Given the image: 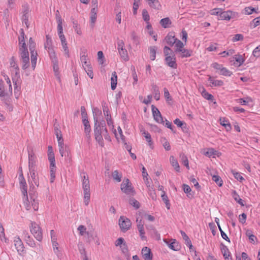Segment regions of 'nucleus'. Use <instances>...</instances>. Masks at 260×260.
I'll use <instances>...</instances> for the list:
<instances>
[{"label":"nucleus","mask_w":260,"mask_h":260,"mask_svg":"<svg viewBox=\"0 0 260 260\" xmlns=\"http://www.w3.org/2000/svg\"><path fill=\"white\" fill-rule=\"evenodd\" d=\"M117 50L122 59L127 61L129 59L128 53L124 46V43L122 40H118L117 42Z\"/></svg>","instance_id":"0eeeda50"},{"label":"nucleus","mask_w":260,"mask_h":260,"mask_svg":"<svg viewBox=\"0 0 260 260\" xmlns=\"http://www.w3.org/2000/svg\"><path fill=\"white\" fill-rule=\"evenodd\" d=\"M222 9L220 8H215L211 10L210 11V13L211 15H215L219 16V14H220L222 12Z\"/></svg>","instance_id":"680f3d73"},{"label":"nucleus","mask_w":260,"mask_h":260,"mask_svg":"<svg viewBox=\"0 0 260 260\" xmlns=\"http://www.w3.org/2000/svg\"><path fill=\"white\" fill-rule=\"evenodd\" d=\"M151 108L153 116L155 120L158 123L164 124V121L163 120V118L158 109L153 105L151 106Z\"/></svg>","instance_id":"9b49d317"},{"label":"nucleus","mask_w":260,"mask_h":260,"mask_svg":"<svg viewBox=\"0 0 260 260\" xmlns=\"http://www.w3.org/2000/svg\"><path fill=\"white\" fill-rule=\"evenodd\" d=\"M82 178V188L84 192V203L86 206L89 204L90 198V184L88 175L85 173H83Z\"/></svg>","instance_id":"f03ea898"},{"label":"nucleus","mask_w":260,"mask_h":260,"mask_svg":"<svg viewBox=\"0 0 260 260\" xmlns=\"http://www.w3.org/2000/svg\"><path fill=\"white\" fill-rule=\"evenodd\" d=\"M82 122L84 126V132L86 137L89 139L90 138V133L91 131L90 125L88 119H82Z\"/></svg>","instance_id":"aec40b11"},{"label":"nucleus","mask_w":260,"mask_h":260,"mask_svg":"<svg viewBox=\"0 0 260 260\" xmlns=\"http://www.w3.org/2000/svg\"><path fill=\"white\" fill-rule=\"evenodd\" d=\"M121 250L127 259L130 258V254L128 252V247L125 243L120 246Z\"/></svg>","instance_id":"cd10ccee"},{"label":"nucleus","mask_w":260,"mask_h":260,"mask_svg":"<svg viewBox=\"0 0 260 260\" xmlns=\"http://www.w3.org/2000/svg\"><path fill=\"white\" fill-rule=\"evenodd\" d=\"M165 60L167 64L171 68L176 69L177 64L176 61V57L173 53L170 56L166 57Z\"/></svg>","instance_id":"ddd939ff"},{"label":"nucleus","mask_w":260,"mask_h":260,"mask_svg":"<svg viewBox=\"0 0 260 260\" xmlns=\"http://www.w3.org/2000/svg\"><path fill=\"white\" fill-rule=\"evenodd\" d=\"M232 197L234 200L240 205L244 206L243 200L240 198L239 196L236 193V191L233 190Z\"/></svg>","instance_id":"a18cd8bd"},{"label":"nucleus","mask_w":260,"mask_h":260,"mask_svg":"<svg viewBox=\"0 0 260 260\" xmlns=\"http://www.w3.org/2000/svg\"><path fill=\"white\" fill-rule=\"evenodd\" d=\"M180 158L182 164L186 167L187 169H189L188 160L185 154L181 153L180 154Z\"/></svg>","instance_id":"c9c22d12"},{"label":"nucleus","mask_w":260,"mask_h":260,"mask_svg":"<svg viewBox=\"0 0 260 260\" xmlns=\"http://www.w3.org/2000/svg\"><path fill=\"white\" fill-rule=\"evenodd\" d=\"M22 63V68L23 70H26L29 66V58L26 57L21 59Z\"/></svg>","instance_id":"09e8293b"},{"label":"nucleus","mask_w":260,"mask_h":260,"mask_svg":"<svg viewBox=\"0 0 260 260\" xmlns=\"http://www.w3.org/2000/svg\"><path fill=\"white\" fill-rule=\"evenodd\" d=\"M169 247L170 249L175 251H178L181 248L180 245L179 244L175 239L173 240V241L169 244Z\"/></svg>","instance_id":"c756f323"},{"label":"nucleus","mask_w":260,"mask_h":260,"mask_svg":"<svg viewBox=\"0 0 260 260\" xmlns=\"http://www.w3.org/2000/svg\"><path fill=\"white\" fill-rule=\"evenodd\" d=\"M129 203L136 209L140 208V206L139 202L134 198L129 199Z\"/></svg>","instance_id":"3c124183"},{"label":"nucleus","mask_w":260,"mask_h":260,"mask_svg":"<svg viewBox=\"0 0 260 260\" xmlns=\"http://www.w3.org/2000/svg\"><path fill=\"white\" fill-rule=\"evenodd\" d=\"M56 18L57 22V27H62V20L61 19V17L59 14V12L58 10H57L56 12Z\"/></svg>","instance_id":"5fc2aeb1"},{"label":"nucleus","mask_w":260,"mask_h":260,"mask_svg":"<svg viewBox=\"0 0 260 260\" xmlns=\"http://www.w3.org/2000/svg\"><path fill=\"white\" fill-rule=\"evenodd\" d=\"M141 132H142V134L144 137L145 138L146 141L148 142L149 145L151 146L152 144V142L151 140V137L150 134L145 130H141Z\"/></svg>","instance_id":"f704fd0d"},{"label":"nucleus","mask_w":260,"mask_h":260,"mask_svg":"<svg viewBox=\"0 0 260 260\" xmlns=\"http://www.w3.org/2000/svg\"><path fill=\"white\" fill-rule=\"evenodd\" d=\"M146 227L153 238H155L157 240H159L160 239V234L158 233L157 231L153 225H146Z\"/></svg>","instance_id":"4468645a"},{"label":"nucleus","mask_w":260,"mask_h":260,"mask_svg":"<svg viewBox=\"0 0 260 260\" xmlns=\"http://www.w3.org/2000/svg\"><path fill=\"white\" fill-rule=\"evenodd\" d=\"M149 6L154 9L159 10L161 8V5L158 0H153L148 2Z\"/></svg>","instance_id":"7c9ffc66"},{"label":"nucleus","mask_w":260,"mask_h":260,"mask_svg":"<svg viewBox=\"0 0 260 260\" xmlns=\"http://www.w3.org/2000/svg\"><path fill=\"white\" fill-rule=\"evenodd\" d=\"M212 180L214 181L216 184L219 186H222V180L221 178L218 175H213L212 176Z\"/></svg>","instance_id":"6e6d98bb"},{"label":"nucleus","mask_w":260,"mask_h":260,"mask_svg":"<svg viewBox=\"0 0 260 260\" xmlns=\"http://www.w3.org/2000/svg\"><path fill=\"white\" fill-rule=\"evenodd\" d=\"M82 66L86 72L88 76L91 78L92 79L93 78V73L92 71V67L90 63H88L86 66L82 64Z\"/></svg>","instance_id":"5701e85b"},{"label":"nucleus","mask_w":260,"mask_h":260,"mask_svg":"<svg viewBox=\"0 0 260 260\" xmlns=\"http://www.w3.org/2000/svg\"><path fill=\"white\" fill-rule=\"evenodd\" d=\"M58 147H59V153H60V155L62 157H63L65 151L67 150V146H65L64 145H61V146L60 145V146H58Z\"/></svg>","instance_id":"69168bd1"},{"label":"nucleus","mask_w":260,"mask_h":260,"mask_svg":"<svg viewBox=\"0 0 260 260\" xmlns=\"http://www.w3.org/2000/svg\"><path fill=\"white\" fill-rule=\"evenodd\" d=\"M48 52L52 62H55V63H56V61H57L58 60L53 48L48 49Z\"/></svg>","instance_id":"79ce46f5"},{"label":"nucleus","mask_w":260,"mask_h":260,"mask_svg":"<svg viewBox=\"0 0 260 260\" xmlns=\"http://www.w3.org/2000/svg\"><path fill=\"white\" fill-rule=\"evenodd\" d=\"M152 88L153 90V93L154 94V98L156 101H158L160 99V92L158 87L154 84L151 85Z\"/></svg>","instance_id":"393cba45"},{"label":"nucleus","mask_w":260,"mask_h":260,"mask_svg":"<svg viewBox=\"0 0 260 260\" xmlns=\"http://www.w3.org/2000/svg\"><path fill=\"white\" fill-rule=\"evenodd\" d=\"M30 232L38 241H42L43 238L42 230L39 225L35 222H31Z\"/></svg>","instance_id":"423d86ee"},{"label":"nucleus","mask_w":260,"mask_h":260,"mask_svg":"<svg viewBox=\"0 0 260 260\" xmlns=\"http://www.w3.org/2000/svg\"><path fill=\"white\" fill-rule=\"evenodd\" d=\"M208 81L211 84L210 86H221L223 85V82L221 80H215L213 77L209 76Z\"/></svg>","instance_id":"412c9836"},{"label":"nucleus","mask_w":260,"mask_h":260,"mask_svg":"<svg viewBox=\"0 0 260 260\" xmlns=\"http://www.w3.org/2000/svg\"><path fill=\"white\" fill-rule=\"evenodd\" d=\"M20 188L21 190V192L23 196H27V188L26 181L24 178L22 170H21V173L19 176Z\"/></svg>","instance_id":"9d476101"},{"label":"nucleus","mask_w":260,"mask_h":260,"mask_svg":"<svg viewBox=\"0 0 260 260\" xmlns=\"http://www.w3.org/2000/svg\"><path fill=\"white\" fill-rule=\"evenodd\" d=\"M170 160L172 165L174 167V169L176 171L179 172L180 169L179 165L178 163L177 160L173 156H171Z\"/></svg>","instance_id":"473e14b6"},{"label":"nucleus","mask_w":260,"mask_h":260,"mask_svg":"<svg viewBox=\"0 0 260 260\" xmlns=\"http://www.w3.org/2000/svg\"><path fill=\"white\" fill-rule=\"evenodd\" d=\"M148 193L150 196V197L152 198V200H156V194L155 192V190L153 189V188L150 185H148Z\"/></svg>","instance_id":"49530a36"},{"label":"nucleus","mask_w":260,"mask_h":260,"mask_svg":"<svg viewBox=\"0 0 260 260\" xmlns=\"http://www.w3.org/2000/svg\"><path fill=\"white\" fill-rule=\"evenodd\" d=\"M143 18L145 21H148L149 20V15L146 9H143L142 11Z\"/></svg>","instance_id":"e2e57ef3"},{"label":"nucleus","mask_w":260,"mask_h":260,"mask_svg":"<svg viewBox=\"0 0 260 260\" xmlns=\"http://www.w3.org/2000/svg\"><path fill=\"white\" fill-rule=\"evenodd\" d=\"M161 199L164 203L166 204V206L168 209H170V204L169 200L168 199L167 195L165 193V191H162V193L161 195Z\"/></svg>","instance_id":"de8ad7c7"},{"label":"nucleus","mask_w":260,"mask_h":260,"mask_svg":"<svg viewBox=\"0 0 260 260\" xmlns=\"http://www.w3.org/2000/svg\"><path fill=\"white\" fill-rule=\"evenodd\" d=\"M23 236L26 243L31 247H35L36 246V243L32 238L30 237L28 233L26 231H24L23 233Z\"/></svg>","instance_id":"6ab92c4d"},{"label":"nucleus","mask_w":260,"mask_h":260,"mask_svg":"<svg viewBox=\"0 0 260 260\" xmlns=\"http://www.w3.org/2000/svg\"><path fill=\"white\" fill-rule=\"evenodd\" d=\"M58 34L59 37L60 39L61 44L67 42L66 38L63 33V28L62 27H57Z\"/></svg>","instance_id":"37998d69"},{"label":"nucleus","mask_w":260,"mask_h":260,"mask_svg":"<svg viewBox=\"0 0 260 260\" xmlns=\"http://www.w3.org/2000/svg\"><path fill=\"white\" fill-rule=\"evenodd\" d=\"M212 68L216 70V73L218 74L223 75H228V70L223 67L222 64H218L217 62H214L211 64Z\"/></svg>","instance_id":"f8f14e48"},{"label":"nucleus","mask_w":260,"mask_h":260,"mask_svg":"<svg viewBox=\"0 0 260 260\" xmlns=\"http://www.w3.org/2000/svg\"><path fill=\"white\" fill-rule=\"evenodd\" d=\"M37 170V169H29V173L34 184L36 186H39V182Z\"/></svg>","instance_id":"f3484780"},{"label":"nucleus","mask_w":260,"mask_h":260,"mask_svg":"<svg viewBox=\"0 0 260 260\" xmlns=\"http://www.w3.org/2000/svg\"><path fill=\"white\" fill-rule=\"evenodd\" d=\"M15 246L18 252H21L23 251L24 247L20 239L15 241Z\"/></svg>","instance_id":"58836bf2"},{"label":"nucleus","mask_w":260,"mask_h":260,"mask_svg":"<svg viewBox=\"0 0 260 260\" xmlns=\"http://www.w3.org/2000/svg\"><path fill=\"white\" fill-rule=\"evenodd\" d=\"M102 107L104 115L106 117L110 116L111 115L109 111L108 107L105 103L104 104L103 103Z\"/></svg>","instance_id":"13d9d810"},{"label":"nucleus","mask_w":260,"mask_h":260,"mask_svg":"<svg viewBox=\"0 0 260 260\" xmlns=\"http://www.w3.org/2000/svg\"><path fill=\"white\" fill-rule=\"evenodd\" d=\"M142 254L145 260H152L153 254L151 251V249L147 247H144L142 249Z\"/></svg>","instance_id":"2eb2a0df"},{"label":"nucleus","mask_w":260,"mask_h":260,"mask_svg":"<svg viewBox=\"0 0 260 260\" xmlns=\"http://www.w3.org/2000/svg\"><path fill=\"white\" fill-rule=\"evenodd\" d=\"M178 53H179L180 56L183 58L190 56L191 51L188 49H186L183 48L181 49V51H178Z\"/></svg>","instance_id":"2f4dec72"},{"label":"nucleus","mask_w":260,"mask_h":260,"mask_svg":"<svg viewBox=\"0 0 260 260\" xmlns=\"http://www.w3.org/2000/svg\"><path fill=\"white\" fill-rule=\"evenodd\" d=\"M121 190L126 194L134 196L136 192L131 182L127 178H124L121 184Z\"/></svg>","instance_id":"7ed1b4c3"},{"label":"nucleus","mask_w":260,"mask_h":260,"mask_svg":"<svg viewBox=\"0 0 260 260\" xmlns=\"http://www.w3.org/2000/svg\"><path fill=\"white\" fill-rule=\"evenodd\" d=\"M244 39V37L242 34H236L232 38V41L235 42L237 41H242Z\"/></svg>","instance_id":"bf43d9fd"},{"label":"nucleus","mask_w":260,"mask_h":260,"mask_svg":"<svg viewBox=\"0 0 260 260\" xmlns=\"http://www.w3.org/2000/svg\"><path fill=\"white\" fill-rule=\"evenodd\" d=\"M202 96L206 99L208 100H211L213 101L214 97L213 96L209 93L208 92L206 91V90L204 88L203 90L202 91Z\"/></svg>","instance_id":"603ef678"},{"label":"nucleus","mask_w":260,"mask_h":260,"mask_svg":"<svg viewBox=\"0 0 260 260\" xmlns=\"http://www.w3.org/2000/svg\"><path fill=\"white\" fill-rule=\"evenodd\" d=\"M252 54L256 57L260 56V45L254 49Z\"/></svg>","instance_id":"774afa93"},{"label":"nucleus","mask_w":260,"mask_h":260,"mask_svg":"<svg viewBox=\"0 0 260 260\" xmlns=\"http://www.w3.org/2000/svg\"><path fill=\"white\" fill-rule=\"evenodd\" d=\"M94 134L96 141L99 145L103 147L104 146L103 137L106 140L110 141V137L108 133L106 123L104 120L99 121L98 117L94 116Z\"/></svg>","instance_id":"f257e3e1"},{"label":"nucleus","mask_w":260,"mask_h":260,"mask_svg":"<svg viewBox=\"0 0 260 260\" xmlns=\"http://www.w3.org/2000/svg\"><path fill=\"white\" fill-rule=\"evenodd\" d=\"M58 245V244L57 242V241H53V243H52L53 250L54 252L57 254V256L59 257V256L61 255V253L59 250Z\"/></svg>","instance_id":"864d4df0"},{"label":"nucleus","mask_w":260,"mask_h":260,"mask_svg":"<svg viewBox=\"0 0 260 260\" xmlns=\"http://www.w3.org/2000/svg\"><path fill=\"white\" fill-rule=\"evenodd\" d=\"M174 45L176 47L175 52H176V53H178V51H181V49L184 47V44H183V42L178 39H177V40H176V42H175V43L174 44Z\"/></svg>","instance_id":"a19ab883"},{"label":"nucleus","mask_w":260,"mask_h":260,"mask_svg":"<svg viewBox=\"0 0 260 260\" xmlns=\"http://www.w3.org/2000/svg\"><path fill=\"white\" fill-rule=\"evenodd\" d=\"M220 248L223 255L225 260H228V253H226L227 247L222 243L220 244Z\"/></svg>","instance_id":"8fccbe9b"},{"label":"nucleus","mask_w":260,"mask_h":260,"mask_svg":"<svg viewBox=\"0 0 260 260\" xmlns=\"http://www.w3.org/2000/svg\"><path fill=\"white\" fill-rule=\"evenodd\" d=\"M86 228L83 225H80L78 228V230L79 231L80 234L82 236L84 235V233H86L88 235L89 232H86Z\"/></svg>","instance_id":"052dcab7"},{"label":"nucleus","mask_w":260,"mask_h":260,"mask_svg":"<svg viewBox=\"0 0 260 260\" xmlns=\"http://www.w3.org/2000/svg\"><path fill=\"white\" fill-rule=\"evenodd\" d=\"M117 76L115 72L112 73V77L111 78V87L112 90H114L117 85Z\"/></svg>","instance_id":"b1692460"},{"label":"nucleus","mask_w":260,"mask_h":260,"mask_svg":"<svg viewBox=\"0 0 260 260\" xmlns=\"http://www.w3.org/2000/svg\"><path fill=\"white\" fill-rule=\"evenodd\" d=\"M150 52V58L151 60H154L156 57L157 48L155 46H151L149 48Z\"/></svg>","instance_id":"e433bc0d"},{"label":"nucleus","mask_w":260,"mask_h":260,"mask_svg":"<svg viewBox=\"0 0 260 260\" xmlns=\"http://www.w3.org/2000/svg\"><path fill=\"white\" fill-rule=\"evenodd\" d=\"M245 59L242 55L236 54L230 58V63L231 66H234L236 67H239L244 62Z\"/></svg>","instance_id":"1a4fd4ad"},{"label":"nucleus","mask_w":260,"mask_h":260,"mask_svg":"<svg viewBox=\"0 0 260 260\" xmlns=\"http://www.w3.org/2000/svg\"><path fill=\"white\" fill-rule=\"evenodd\" d=\"M29 194L31 200V205L34 210H38L39 203L37 201H36L34 198V194H32L30 190L29 191Z\"/></svg>","instance_id":"bb28decb"},{"label":"nucleus","mask_w":260,"mask_h":260,"mask_svg":"<svg viewBox=\"0 0 260 260\" xmlns=\"http://www.w3.org/2000/svg\"><path fill=\"white\" fill-rule=\"evenodd\" d=\"M119 225L121 231L125 232L130 229L132 223L128 218L120 216L119 219Z\"/></svg>","instance_id":"6e6552de"},{"label":"nucleus","mask_w":260,"mask_h":260,"mask_svg":"<svg viewBox=\"0 0 260 260\" xmlns=\"http://www.w3.org/2000/svg\"><path fill=\"white\" fill-rule=\"evenodd\" d=\"M112 176L113 179L117 182H119L121 180L122 175L119 174L117 170H115L112 173Z\"/></svg>","instance_id":"c03bdc74"},{"label":"nucleus","mask_w":260,"mask_h":260,"mask_svg":"<svg viewBox=\"0 0 260 260\" xmlns=\"http://www.w3.org/2000/svg\"><path fill=\"white\" fill-rule=\"evenodd\" d=\"M165 40L169 45L173 46L175 42H176V40H177V39L175 38L173 32H170L165 37Z\"/></svg>","instance_id":"a211bd4d"},{"label":"nucleus","mask_w":260,"mask_h":260,"mask_svg":"<svg viewBox=\"0 0 260 260\" xmlns=\"http://www.w3.org/2000/svg\"><path fill=\"white\" fill-rule=\"evenodd\" d=\"M37 157L34 153L28 154V169H37Z\"/></svg>","instance_id":"dca6fc26"},{"label":"nucleus","mask_w":260,"mask_h":260,"mask_svg":"<svg viewBox=\"0 0 260 260\" xmlns=\"http://www.w3.org/2000/svg\"><path fill=\"white\" fill-rule=\"evenodd\" d=\"M162 27L166 28L170 27L172 22L169 17L161 19L159 22Z\"/></svg>","instance_id":"a878e982"},{"label":"nucleus","mask_w":260,"mask_h":260,"mask_svg":"<svg viewBox=\"0 0 260 260\" xmlns=\"http://www.w3.org/2000/svg\"><path fill=\"white\" fill-rule=\"evenodd\" d=\"M10 63L11 67H13V68H14L15 69V70H16L15 74H16V75L17 76V75L19 74V68L17 64L16 58H15L14 56H12L11 58Z\"/></svg>","instance_id":"c85d7f7f"},{"label":"nucleus","mask_w":260,"mask_h":260,"mask_svg":"<svg viewBox=\"0 0 260 260\" xmlns=\"http://www.w3.org/2000/svg\"><path fill=\"white\" fill-rule=\"evenodd\" d=\"M36 44L32 38L29 39V49L31 53V62L32 69L34 70L37 63V53L35 50Z\"/></svg>","instance_id":"20e7f679"},{"label":"nucleus","mask_w":260,"mask_h":260,"mask_svg":"<svg viewBox=\"0 0 260 260\" xmlns=\"http://www.w3.org/2000/svg\"><path fill=\"white\" fill-rule=\"evenodd\" d=\"M7 95L8 93L5 92L4 82L2 80H0V97H5Z\"/></svg>","instance_id":"4c0bfd02"},{"label":"nucleus","mask_w":260,"mask_h":260,"mask_svg":"<svg viewBox=\"0 0 260 260\" xmlns=\"http://www.w3.org/2000/svg\"><path fill=\"white\" fill-rule=\"evenodd\" d=\"M46 41L44 44L45 48L46 49H49L52 48V41L51 38L49 36V35H47L46 36Z\"/></svg>","instance_id":"72a5a7b5"},{"label":"nucleus","mask_w":260,"mask_h":260,"mask_svg":"<svg viewBox=\"0 0 260 260\" xmlns=\"http://www.w3.org/2000/svg\"><path fill=\"white\" fill-rule=\"evenodd\" d=\"M180 233L182 236L183 239L184 240L185 244L186 246H188L190 250L192 249V245L191 243V242L190 240L189 239L188 236L186 234V233L183 232V231H180Z\"/></svg>","instance_id":"4be33fe9"},{"label":"nucleus","mask_w":260,"mask_h":260,"mask_svg":"<svg viewBox=\"0 0 260 260\" xmlns=\"http://www.w3.org/2000/svg\"><path fill=\"white\" fill-rule=\"evenodd\" d=\"M53 63V71L55 73V75L56 76H58L59 75V67H58V60L56 61V63L55 62H52Z\"/></svg>","instance_id":"4d7b16f0"},{"label":"nucleus","mask_w":260,"mask_h":260,"mask_svg":"<svg viewBox=\"0 0 260 260\" xmlns=\"http://www.w3.org/2000/svg\"><path fill=\"white\" fill-rule=\"evenodd\" d=\"M164 96L167 102H169L170 101H172V98L170 96V94L169 93V92L168 90L166 88H164Z\"/></svg>","instance_id":"0e129e2a"},{"label":"nucleus","mask_w":260,"mask_h":260,"mask_svg":"<svg viewBox=\"0 0 260 260\" xmlns=\"http://www.w3.org/2000/svg\"><path fill=\"white\" fill-rule=\"evenodd\" d=\"M231 172L233 174L235 178L240 182H242L245 179L241 175L240 173L236 171L235 170L232 169Z\"/></svg>","instance_id":"ea45409f"},{"label":"nucleus","mask_w":260,"mask_h":260,"mask_svg":"<svg viewBox=\"0 0 260 260\" xmlns=\"http://www.w3.org/2000/svg\"><path fill=\"white\" fill-rule=\"evenodd\" d=\"M131 37L134 42L138 45L139 44V37L136 35L135 32H132L131 34Z\"/></svg>","instance_id":"338daca9"},{"label":"nucleus","mask_w":260,"mask_h":260,"mask_svg":"<svg viewBox=\"0 0 260 260\" xmlns=\"http://www.w3.org/2000/svg\"><path fill=\"white\" fill-rule=\"evenodd\" d=\"M48 160L50 162V182L53 183L55 178L56 166L54 154H48Z\"/></svg>","instance_id":"39448f33"}]
</instances>
